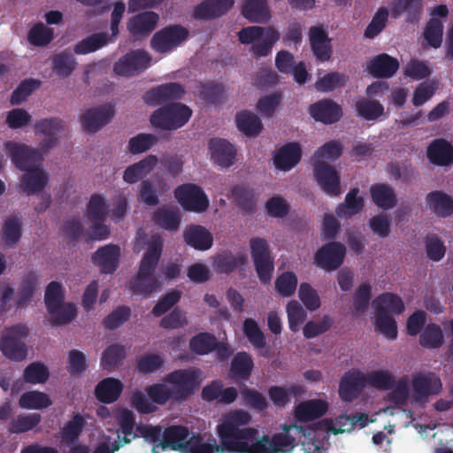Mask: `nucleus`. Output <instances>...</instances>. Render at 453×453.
Listing matches in <instances>:
<instances>
[{"mask_svg": "<svg viewBox=\"0 0 453 453\" xmlns=\"http://www.w3.org/2000/svg\"><path fill=\"white\" fill-rule=\"evenodd\" d=\"M250 415L243 411L230 413L218 426L220 442L232 453H291L296 439L289 434V427L285 426L283 433L272 437L263 435L258 438V431L253 427H242L249 424Z\"/></svg>", "mask_w": 453, "mask_h": 453, "instance_id": "obj_1", "label": "nucleus"}, {"mask_svg": "<svg viewBox=\"0 0 453 453\" xmlns=\"http://www.w3.org/2000/svg\"><path fill=\"white\" fill-rule=\"evenodd\" d=\"M164 383H155L146 388L149 398L157 404L163 405L173 400L176 403L186 401L194 394L197 387L196 372L179 369L165 375Z\"/></svg>", "mask_w": 453, "mask_h": 453, "instance_id": "obj_2", "label": "nucleus"}, {"mask_svg": "<svg viewBox=\"0 0 453 453\" xmlns=\"http://www.w3.org/2000/svg\"><path fill=\"white\" fill-rule=\"evenodd\" d=\"M162 254V243L153 242L144 253L139 265V270L134 278L129 281L130 289L138 295L148 298L157 290L161 284L154 276L158 261Z\"/></svg>", "mask_w": 453, "mask_h": 453, "instance_id": "obj_3", "label": "nucleus"}, {"mask_svg": "<svg viewBox=\"0 0 453 453\" xmlns=\"http://www.w3.org/2000/svg\"><path fill=\"white\" fill-rule=\"evenodd\" d=\"M64 300L62 285L58 281L49 283L45 290L44 302L53 325L68 324L76 317L75 305L69 303H64Z\"/></svg>", "mask_w": 453, "mask_h": 453, "instance_id": "obj_4", "label": "nucleus"}, {"mask_svg": "<svg viewBox=\"0 0 453 453\" xmlns=\"http://www.w3.org/2000/svg\"><path fill=\"white\" fill-rule=\"evenodd\" d=\"M192 116V110L181 103H170L154 111L150 122L156 129L173 131L186 125Z\"/></svg>", "mask_w": 453, "mask_h": 453, "instance_id": "obj_5", "label": "nucleus"}, {"mask_svg": "<svg viewBox=\"0 0 453 453\" xmlns=\"http://www.w3.org/2000/svg\"><path fill=\"white\" fill-rule=\"evenodd\" d=\"M250 248L259 280L264 284L269 283L274 271V259L268 242L261 237H253L250 240Z\"/></svg>", "mask_w": 453, "mask_h": 453, "instance_id": "obj_6", "label": "nucleus"}, {"mask_svg": "<svg viewBox=\"0 0 453 453\" xmlns=\"http://www.w3.org/2000/svg\"><path fill=\"white\" fill-rule=\"evenodd\" d=\"M188 35L189 31L183 26L169 25L153 35L150 46L157 53H169L180 46L188 38Z\"/></svg>", "mask_w": 453, "mask_h": 453, "instance_id": "obj_7", "label": "nucleus"}, {"mask_svg": "<svg viewBox=\"0 0 453 453\" xmlns=\"http://www.w3.org/2000/svg\"><path fill=\"white\" fill-rule=\"evenodd\" d=\"M28 334V328L22 324L15 325L6 330L0 340V349L3 354L13 361H22L26 358L27 349L23 338Z\"/></svg>", "mask_w": 453, "mask_h": 453, "instance_id": "obj_8", "label": "nucleus"}, {"mask_svg": "<svg viewBox=\"0 0 453 453\" xmlns=\"http://www.w3.org/2000/svg\"><path fill=\"white\" fill-rule=\"evenodd\" d=\"M151 57L142 50H134L123 55L113 65L119 76L134 77L145 71L150 64Z\"/></svg>", "mask_w": 453, "mask_h": 453, "instance_id": "obj_9", "label": "nucleus"}, {"mask_svg": "<svg viewBox=\"0 0 453 453\" xmlns=\"http://www.w3.org/2000/svg\"><path fill=\"white\" fill-rule=\"evenodd\" d=\"M174 196L185 211L203 212L209 207L203 190L196 184H183L174 190Z\"/></svg>", "mask_w": 453, "mask_h": 453, "instance_id": "obj_10", "label": "nucleus"}, {"mask_svg": "<svg viewBox=\"0 0 453 453\" xmlns=\"http://www.w3.org/2000/svg\"><path fill=\"white\" fill-rule=\"evenodd\" d=\"M4 147L12 163L20 171L42 165V157L37 150L15 142H7Z\"/></svg>", "mask_w": 453, "mask_h": 453, "instance_id": "obj_11", "label": "nucleus"}, {"mask_svg": "<svg viewBox=\"0 0 453 453\" xmlns=\"http://www.w3.org/2000/svg\"><path fill=\"white\" fill-rule=\"evenodd\" d=\"M313 174L321 189L331 196L341 194V178L336 169L325 161L312 162Z\"/></svg>", "mask_w": 453, "mask_h": 453, "instance_id": "obj_12", "label": "nucleus"}, {"mask_svg": "<svg viewBox=\"0 0 453 453\" xmlns=\"http://www.w3.org/2000/svg\"><path fill=\"white\" fill-rule=\"evenodd\" d=\"M346 254V247L339 242H331L323 245L315 253L316 265L326 270L334 271L343 263Z\"/></svg>", "mask_w": 453, "mask_h": 453, "instance_id": "obj_13", "label": "nucleus"}, {"mask_svg": "<svg viewBox=\"0 0 453 453\" xmlns=\"http://www.w3.org/2000/svg\"><path fill=\"white\" fill-rule=\"evenodd\" d=\"M185 88L178 82H168L149 89L143 96L144 102L152 106L181 99Z\"/></svg>", "mask_w": 453, "mask_h": 453, "instance_id": "obj_14", "label": "nucleus"}, {"mask_svg": "<svg viewBox=\"0 0 453 453\" xmlns=\"http://www.w3.org/2000/svg\"><path fill=\"white\" fill-rule=\"evenodd\" d=\"M366 384L365 375L358 370L344 373L339 384V395L343 402L350 403L357 399Z\"/></svg>", "mask_w": 453, "mask_h": 453, "instance_id": "obj_15", "label": "nucleus"}, {"mask_svg": "<svg viewBox=\"0 0 453 453\" xmlns=\"http://www.w3.org/2000/svg\"><path fill=\"white\" fill-rule=\"evenodd\" d=\"M114 116V109L110 104L88 109L81 118V123L85 132L96 133L108 124Z\"/></svg>", "mask_w": 453, "mask_h": 453, "instance_id": "obj_16", "label": "nucleus"}, {"mask_svg": "<svg viewBox=\"0 0 453 453\" xmlns=\"http://www.w3.org/2000/svg\"><path fill=\"white\" fill-rule=\"evenodd\" d=\"M190 437L188 427L173 425L164 428L163 441H161L159 446L163 450L171 449L185 453L187 448L190 445Z\"/></svg>", "mask_w": 453, "mask_h": 453, "instance_id": "obj_17", "label": "nucleus"}, {"mask_svg": "<svg viewBox=\"0 0 453 453\" xmlns=\"http://www.w3.org/2000/svg\"><path fill=\"white\" fill-rule=\"evenodd\" d=\"M309 41L311 51L319 62L328 61L333 53L328 33L321 27H311L309 30Z\"/></svg>", "mask_w": 453, "mask_h": 453, "instance_id": "obj_18", "label": "nucleus"}, {"mask_svg": "<svg viewBox=\"0 0 453 453\" xmlns=\"http://www.w3.org/2000/svg\"><path fill=\"white\" fill-rule=\"evenodd\" d=\"M159 15L152 11H145L130 18L127 28L132 36L139 38L148 36L157 27Z\"/></svg>", "mask_w": 453, "mask_h": 453, "instance_id": "obj_19", "label": "nucleus"}, {"mask_svg": "<svg viewBox=\"0 0 453 453\" xmlns=\"http://www.w3.org/2000/svg\"><path fill=\"white\" fill-rule=\"evenodd\" d=\"M309 112L316 121L326 125L336 123L342 116L341 105L332 99H324L311 104Z\"/></svg>", "mask_w": 453, "mask_h": 453, "instance_id": "obj_20", "label": "nucleus"}, {"mask_svg": "<svg viewBox=\"0 0 453 453\" xmlns=\"http://www.w3.org/2000/svg\"><path fill=\"white\" fill-rule=\"evenodd\" d=\"M234 0H204L194 8L196 19L210 20L225 15L233 8Z\"/></svg>", "mask_w": 453, "mask_h": 453, "instance_id": "obj_21", "label": "nucleus"}, {"mask_svg": "<svg viewBox=\"0 0 453 453\" xmlns=\"http://www.w3.org/2000/svg\"><path fill=\"white\" fill-rule=\"evenodd\" d=\"M120 249L118 245L108 244L99 248L92 256V261L102 273H113L119 265Z\"/></svg>", "mask_w": 453, "mask_h": 453, "instance_id": "obj_22", "label": "nucleus"}, {"mask_svg": "<svg viewBox=\"0 0 453 453\" xmlns=\"http://www.w3.org/2000/svg\"><path fill=\"white\" fill-rule=\"evenodd\" d=\"M209 150L212 161L221 167H229L235 160L236 150L225 139H211L209 142Z\"/></svg>", "mask_w": 453, "mask_h": 453, "instance_id": "obj_23", "label": "nucleus"}, {"mask_svg": "<svg viewBox=\"0 0 453 453\" xmlns=\"http://www.w3.org/2000/svg\"><path fill=\"white\" fill-rule=\"evenodd\" d=\"M22 234L23 222L19 215L12 214L4 219L0 238L6 248H15L20 242Z\"/></svg>", "mask_w": 453, "mask_h": 453, "instance_id": "obj_24", "label": "nucleus"}, {"mask_svg": "<svg viewBox=\"0 0 453 453\" xmlns=\"http://www.w3.org/2000/svg\"><path fill=\"white\" fill-rule=\"evenodd\" d=\"M151 219L157 226L169 232L179 229L181 222V214L178 207L173 205H163L157 209Z\"/></svg>", "mask_w": 453, "mask_h": 453, "instance_id": "obj_25", "label": "nucleus"}, {"mask_svg": "<svg viewBox=\"0 0 453 453\" xmlns=\"http://www.w3.org/2000/svg\"><path fill=\"white\" fill-rule=\"evenodd\" d=\"M328 410L326 401L320 399L307 400L298 403L294 411L297 421L306 423L324 416Z\"/></svg>", "mask_w": 453, "mask_h": 453, "instance_id": "obj_26", "label": "nucleus"}, {"mask_svg": "<svg viewBox=\"0 0 453 453\" xmlns=\"http://www.w3.org/2000/svg\"><path fill=\"white\" fill-rule=\"evenodd\" d=\"M426 156L435 165H449L453 162V146L444 138L434 139L427 147Z\"/></svg>", "mask_w": 453, "mask_h": 453, "instance_id": "obj_27", "label": "nucleus"}, {"mask_svg": "<svg viewBox=\"0 0 453 453\" xmlns=\"http://www.w3.org/2000/svg\"><path fill=\"white\" fill-rule=\"evenodd\" d=\"M185 242L197 250H208L213 243L211 233L200 225H189L183 232Z\"/></svg>", "mask_w": 453, "mask_h": 453, "instance_id": "obj_28", "label": "nucleus"}, {"mask_svg": "<svg viewBox=\"0 0 453 453\" xmlns=\"http://www.w3.org/2000/svg\"><path fill=\"white\" fill-rule=\"evenodd\" d=\"M20 180V188L27 195H35L42 191L48 184L49 174L41 166L25 171Z\"/></svg>", "mask_w": 453, "mask_h": 453, "instance_id": "obj_29", "label": "nucleus"}, {"mask_svg": "<svg viewBox=\"0 0 453 453\" xmlns=\"http://www.w3.org/2000/svg\"><path fill=\"white\" fill-rule=\"evenodd\" d=\"M302 150L297 142H288L280 147L274 155L273 162L277 169L289 171L301 160Z\"/></svg>", "mask_w": 453, "mask_h": 453, "instance_id": "obj_30", "label": "nucleus"}, {"mask_svg": "<svg viewBox=\"0 0 453 453\" xmlns=\"http://www.w3.org/2000/svg\"><path fill=\"white\" fill-rule=\"evenodd\" d=\"M242 14L250 22L261 24H267L272 17L267 0H244Z\"/></svg>", "mask_w": 453, "mask_h": 453, "instance_id": "obj_31", "label": "nucleus"}, {"mask_svg": "<svg viewBox=\"0 0 453 453\" xmlns=\"http://www.w3.org/2000/svg\"><path fill=\"white\" fill-rule=\"evenodd\" d=\"M248 263V256L244 252L234 254L229 250L219 253L214 259L215 270L219 273L230 274L236 269L245 266Z\"/></svg>", "mask_w": 453, "mask_h": 453, "instance_id": "obj_32", "label": "nucleus"}, {"mask_svg": "<svg viewBox=\"0 0 453 453\" xmlns=\"http://www.w3.org/2000/svg\"><path fill=\"white\" fill-rule=\"evenodd\" d=\"M398 68V60L386 53L376 56L368 65L369 73L375 78H390Z\"/></svg>", "mask_w": 453, "mask_h": 453, "instance_id": "obj_33", "label": "nucleus"}, {"mask_svg": "<svg viewBox=\"0 0 453 453\" xmlns=\"http://www.w3.org/2000/svg\"><path fill=\"white\" fill-rule=\"evenodd\" d=\"M358 194V188H350L345 196L344 201L336 207L335 213L339 218L348 219L363 211L365 200Z\"/></svg>", "mask_w": 453, "mask_h": 453, "instance_id": "obj_34", "label": "nucleus"}, {"mask_svg": "<svg viewBox=\"0 0 453 453\" xmlns=\"http://www.w3.org/2000/svg\"><path fill=\"white\" fill-rule=\"evenodd\" d=\"M370 195L375 205L389 210L397 204L395 189L388 183H375L370 187Z\"/></svg>", "mask_w": 453, "mask_h": 453, "instance_id": "obj_35", "label": "nucleus"}, {"mask_svg": "<svg viewBox=\"0 0 453 453\" xmlns=\"http://www.w3.org/2000/svg\"><path fill=\"white\" fill-rule=\"evenodd\" d=\"M157 157L150 155L137 163H134L124 171L123 180L128 184L136 183L138 180L146 177L156 166Z\"/></svg>", "mask_w": 453, "mask_h": 453, "instance_id": "obj_36", "label": "nucleus"}, {"mask_svg": "<svg viewBox=\"0 0 453 453\" xmlns=\"http://www.w3.org/2000/svg\"><path fill=\"white\" fill-rule=\"evenodd\" d=\"M123 390V384L114 378L102 380L95 388L96 399L104 403H111L118 400Z\"/></svg>", "mask_w": 453, "mask_h": 453, "instance_id": "obj_37", "label": "nucleus"}, {"mask_svg": "<svg viewBox=\"0 0 453 453\" xmlns=\"http://www.w3.org/2000/svg\"><path fill=\"white\" fill-rule=\"evenodd\" d=\"M254 362L251 356L245 352H237L232 359L229 376L234 380H247L253 370Z\"/></svg>", "mask_w": 453, "mask_h": 453, "instance_id": "obj_38", "label": "nucleus"}, {"mask_svg": "<svg viewBox=\"0 0 453 453\" xmlns=\"http://www.w3.org/2000/svg\"><path fill=\"white\" fill-rule=\"evenodd\" d=\"M231 195L236 205L244 213L255 212L257 197L253 188L245 185H235L231 190Z\"/></svg>", "mask_w": 453, "mask_h": 453, "instance_id": "obj_39", "label": "nucleus"}, {"mask_svg": "<svg viewBox=\"0 0 453 453\" xmlns=\"http://www.w3.org/2000/svg\"><path fill=\"white\" fill-rule=\"evenodd\" d=\"M412 387L415 393L423 397L437 395L441 392L442 384L439 377L434 373L419 374L413 378Z\"/></svg>", "mask_w": 453, "mask_h": 453, "instance_id": "obj_40", "label": "nucleus"}, {"mask_svg": "<svg viewBox=\"0 0 453 453\" xmlns=\"http://www.w3.org/2000/svg\"><path fill=\"white\" fill-rule=\"evenodd\" d=\"M38 283V277L35 272L30 271L24 275L17 292V309L25 308L33 298Z\"/></svg>", "mask_w": 453, "mask_h": 453, "instance_id": "obj_41", "label": "nucleus"}, {"mask_svg": "<svg viewBox=\"0 0 453 453\" xmlns=\"http://www.w3.org/2000/svg\"><path fill=\"white\" fill-rule=\"evenodd\" d=\"M238 129L247 136H257L263 130L261 119L253 112L243 110L236 114Z\"/></svg>", "mask_w": 453, "mask_h": 453, "instance_id": "obj_42", "label": "nucleus"}, {"mask_svg": "<svg viewBox=\"0 0 453 453\" xmlns=\"http://www.w3.org/2000/svg\"><path fill=\"white\" fill-rule=\"evenodd\" d=\"M426 203L437 216L447 217L453 213V199L441 191H433L426 196Z\"/></svg>", "mask_w": 453, "mask_h": 453, "instance_id": "obj_43", "label": "nucleus"}, {"mask_svg": "<svg viewBox=\"0 0 453 453\" xmlns=\"http://www.w3.org/2000/svg\"><path fill=\"white\" fill-rule=\"evenodd\" d=\"M108 42L106 33H95L78 42L73 47V51L78 55H86L102 49Z\"/></svg>", "mask_w": 453, "mask_h": 453, "instance_id": "obj_44", "label": "nucleus"}, {"mask_svg": "<svg viewBox=\"0 0 453 453\" xmlns=\"http://www.w3.org/2000/svg\"><path fill=\"white\" fill-rule=\"evenodd\" d=\"M86 425V419L81 413H74L61 430V439L67 445L77 441Z\"/></svg>", "mask_w": 453, "mask_h": 453, "instance_id": "obj_45", "label": "nucleus"}, {"mask_svg": "<svg viewBox=\"0 0 453 453\" xmlns=\"http://www.w3.org/2000/svg\"><path fill=\"white\" fill-rule=\"evenodd\" d=\"M443 340L441 327L435 323L427 324L419 335V344L428 349H439Z\"/></svg>", "mask_w": 453, "mask_h": 453, "instance_id": "obj_46", "label": "nucleus"}, {"mask_svg": "<svg viewBox=\"0 0 453 453\" xmlns=\"http://www.w3.org/2000/svg\"><path fill=\"white\" fill-rule=\"evenodd\" d=\"M376 311L401 314L404 311V303L401 297L393 293H383L373 301Z\"/></svg>", "mask_w": 453, "mask_h": 453, "instance_id": "obj_47", "label": "nucleus"}, {"mask_svg": "<svg viewBox=\"0 0 453 453\" xmlns=\"http://www.w3.org/2000/svg\"><path fill=\"white\" fill-rule=\"evenodd\" d=\"M19 404L22 409L41 410L50 406L52 402L46 393L28 391L20 395Z\"/></svg>", "mask_w": 453, "mask_h": 453, "instance_id": "obj_48", "label": "nucleus"}, {"mask_svg": "<svg viewBox=\"0 0 453 453\" xmlns=\"http://www.w3.org/2000/svg\"><path fill=\"white\" fill-rule=\"evenodd\" d=\"M77 61L73 55L64 50L56 54L52 58V68L61 77H69L76 69Z\"/></svg>", "mask_w": 453, "mask_h": 453, "instance_id": "obj_49", "label": "nucleus"}, {"mask_svg": "<svg viewBox=\"0 0 453 453\" xmlns=\"http://www.w3.org/2000/svg\"><path fill=\"white\" fill-rule=\"evenodd\" d=\"M423 37L431 48L439 49L443 37L442 22L437 18H431L424 28Z\"/></svg>", "mask_w": 453, "mask_h": 453, "instance_id": "obj_50", "label": "nucleus"}, {"mask_svg": "<svg viewBox=\"0 0 453 453\" xmlns=\"http://www.w3.org/2000/svg\"><path fill=\"white\" fill-rule=\"evenodd\" d=\"M365 375L366 384L379 390H390L395 383V376L386 370L372 371Z\"/></svg>", "mask_w": 453, "mask_h": 453, "instance_id": "obj_51", "label": "nucleus"}, {"mask_svg": "<svg viewBox=\"0 0 453 453\" xmlns=\"http://www.w3.org/2000/svg\"><path fill=\"white\" fill-rule=\"evenodd\" d=\"M66 125L59 118L42 119L35 125L36 133L42 134L50 138H58L65 131Z\"/></svg>", "mask_w": 453, "mask_h": 453, "instance_id": "obj_52", "label": "nucleus"}, {"mask_svg": "<svg viewBox=\"0 0 453 453\" xmlns=\"http://www.w3.org/2000/svg\"><path fill=\"white\" fill-rule=\"evenodd\" d=\"M136 432L139 437L143 438L146 442L153 443L152 453H158L157 448H160L159 444L163 441L164 427L160 425H142L138 424L136 426Z\"/></svg>", "mask_w": 453, "mask_h": 453, "instance_id": "obj_53", "label": "nucleus"}, {"mask_svg": "<svg viewBox=\"0 0 453 453\" xmlns=\"http://www.w3.org/2000/svg\"><path fill=\"white\" fill-rule=\"evenodd\" d=\"M357 116L365 120H375L384 112L383 105L376 100L361 99L356 103Z\"/></svg>", "mask_w": 453, "mask_h": 453, "instance_id": "obj_54", "label": "nucleus"}, {"mask_svg": "<svg viewBox=\"0 0 453 453\" xmlns=\"http://www.w3.org/2000/svg\"><path fill=\"white\" fill-rule=\"evenodd\" d=\"M215 347H217V338L210 333H199L189 342L190 349L198 355L208 354L213 351Z\"/></svg>", "mask_w": 453, "mask_h": 453, "instance_id": "obj_55", "label": "nucleus"}, {"mask_svg": "<svg viewBox=\"0 0 453 453\" xmlns=\"http://www.w3.org/2000/svg\"><path fill=\"white\" fill-rule=\"evenodd\" d=\"M375 326L378 332L382 334L389 340H395L397 337V326L395 319L383 312L381 310L375 313Z\"/></svg>", "mask_w": 453, "mask_h": 453, "instance_id": "obj_56", "label": "nucleus"}, {"mask_svg": "<svg viewBox=\"0 0 453 453\" xmlns=\"http://www.w3.org/2000/svg\"><path fill=\"white\" fill-rule=\"evenodd\" d=\"M280 33L273 27H266V33L261 42L253 43L251 52L255 57H266L272 51L273 45L279 41Z\"/></svg>", "mask_w": 453, "mask_h": 453, "instance_id": "obj_57", "label": "nucleus"}, {"mask_svg": "<svg viewBox=\"0 0 453 453\" xmlns=\"http://www.w3.org/2000/svg\"><path fill=\"white\" fill-rule=\"evenodd\" d=\"M87 211L91 222H103L108 213V206L104 198L98 194L92 195L87 206Z\"/></svg>", "mask_w": 453, "mask_h": 453, "instance_id": "obj_58", "label": "nucleus"}, {"mask_svg": "<svg viewBox=\"0 0 453 453\" xmlns=\"http://www.w3.org/2000/svg\"><path fill=\"white\" fill-rule=\"evenodd\" d=\"M347 81L348 77L345 74L338 72H331L319 79L315 83V88L319 92H329L344 87Z\"/></svg>", "mask_w": 453, "mask_h": 453, "instance_id": "obj_59", "label": "nucleus"}, {"mask_svg": "<svg viewBox=\"0 0 453 453\" xmlns=\"http://www.w3.org/2000/svg\"><path fill=\"white\" fill-rule=\"evenodd\" d=\"M126 349L120 344H111L103 352L101 365L105 370L117 366L126 357Z\"/></svg>", "mask_w": 453, "mask_h": 453, "instance_id": "obj_60", "label": "nucleus"}, {"mask_svg": "<svg viewBox=\"0 0 453 453\" xmlns=\"http://www.w3.org/2000/svg\"><path fill=\"white\" fill-rule=\"evenodd\" d=\"M52 28L47 27L42 22L34 25L27 35L28 42L35 46H46L53 40Z\"/></svg>", "mask_w": 453, "mask_h": 453, "instance_id": "obj_61", "label": "nucleus"}, {"mask_svg": "<svg viewBox=\"0 0 453 453\" xmlns=\"http://www.w3.org/2000/svg\"><path fill=\"white\" fill-rule=\"evenodd\" d=\"M243 334L256 349H264L266 340L257 322L253 319H246L243 322Z\"/></svg>", "mask_w": 453, "mask_h": 453, "instance_id": "obj_62", "label": "nucleus"}, {"mask_svg": "<svg viewBox=\"0 0 453 453\" xmlns=\"http://www.w3.org/2000/svg\"><path fill=\"white\" fill-rule=\"evenodd\" d=\"M394 9L398 12H406L407 20L417 22L423 11L422 0H395Z\"/></svg>", "mask_w": 453, "mask_h": 453, "instance_id": "obj_63", "label": "nucleus"}, {"mask_svg": "<svg viewBox=\"0 0 453 453\" xmlns=\"http://www.w3.org/2000/svg\"><path fill=\"white\" fill-rule=\"evenodd\" d=\"M226 449L216 443L215 440L211 442H203L202 436L200 434H192L190 437V445L187 448L185 453H224Z\"/></svg>", "mask_w": 453, "mask_h": 453, "instance_id": "obj_64", "label": "nucleus"}]
</instances>
